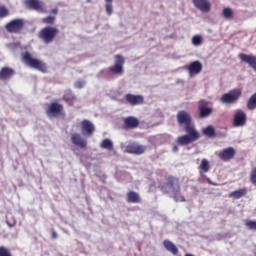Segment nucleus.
Wrapping results in <instances>:
<instances>
[{
	"label": "nucleus",
	"mask_w": 256,
	"mask_h": 256,
	"mask_svg": "<svg viewBox=\"0 0 256 256\" xmlns=\"http://www.w3.org/2000/svg\"><path fill=\"white\" fill-rule=\"evenodd\" d=\"M158 189L163 194H169L172 192L175 202H186V197L181 193V185L178 177L169 175L165 178V182L160 181L158 183Z\"/></svg>",
	"instance_id": "nucleus-1"
},
{
	"label": "nucleus",
	"mask_w": 256,
	"mask_h": 256,
	"mask_svg": "<svg viewBox=\"0 0 256 256\" xmlns=\"http://www.w3.org/2000/svg\"><path fill=\"white\" fill-rule=\"evenodd\" d=\"M59 32L60 31L57 27L46 26V27H43L38 32V38H39V40H41L43 42V44L50 45L55 41Z\"/></svg>",
	"instance_id": "nucleus-2"
},
{
	"label": "nucleus",
	"mask_w": 256,
	"mask_h": 256,
	"mask_svg": "<svg viewBox=\"0 0 256 256\" xmlns=\"http://www.w3.org/2000/svg\"><path fill=\"white\" fill-rule=\"evenodd\" d=\"M22 61L28 67L35 69L42 73H47V65L40 59L33 58L30 52H24L22 54Z\"/></svg>",
	"instance_id": "nucleus-3"
},
{
	"label": "nucleus",
	"mask_w": 256,
	"mask_h": 256,
	"mask_svg": "<svg viewBox=\"0 0 256 256\" xmlns=\"http://www.w3.org/2000/svg\"><path fill=\"white\" fill-rule=\"evenodd\" d=\"M185 132L187 134L179 136L177 138V144L180 146H187L200 138V133L196 130L195 127H185Z\"/></svg>",
	"instance_id": "nucleus-4"
},
{
	"label": "nucleus",
	"mask_w": 256,
	"mask_h": 256,
	"mask_svg": "<svg viewBox=\"0 0 256 256\" xmlns=\"http://www.w3.org/2000/svg\"><path fill=\"white\" fill-rule=\"evenodd\" d=\"M124 65H125L124 56L121 54H116L114 65L108 67L107 71L113 75L122 76L125 72Z\"/></svg>",
	"instance_id": "nucleus-5"
},
{
	"label": "nucleus",
	"mask_w": 256,
	"mask_h": 256,
	"mask_svg": "<svg viewBox=\"0 0 256 256\" xmlns=\"http://www.w3.org/2000/svg\"><path fill=\"white\" fill-rule=\"evenodd\" d=\"M25 27V21L22 18H16L5 24V30L10 34H20Z\"/></svg>",
	"instance_id": "nucleus-6"
},
{
	"label": "nucleus",
	"mask_w": 256,
	"mask_h": 256,
	"mask_svg": "<svg viewBox=\"0 0 256 256\" xmlns=\"http://www.w3.org/2000/svg\"><path fill=\"white\" fill-rule=\"evenodd\" d=\"M241 96H242L241 89H233V90H230L228 93H224L221 96L220 101L223 104H235L238 102Z\"/></svg>",
	"instance_id": "nucleus-7"
},
{
	"label": "nucleus",
	"mask_w": 256,
	"mask_h": 256,
	"mask_svg": "<svg viewBox=\"0 0 256 256\" xmlns=\"http://www.w3.org/2000/svg\"><path fill=\"white\" fill-rule=\"evenodd\" d=\"M198 112L201 119H206L213 114L214 109L210 106V101L201 99L198 101Z\"/></svg>",
	"instance_id": "nucleus-8"
},
{
	"label": "nucleus",
	"mask_w": 256,
	"mask_h": 256,
	"mask_svg": "<svg viewBox=\"0 0 256 256\" xmlns=\"http://www.w3.org/2000/svg\"><path fill=\"white\" fill-rule=\"evenodd\" d=\"M64 110V105L58 102H51L45 110L48 118H57Z\"/></svg>",
	"instance_id": "nucleus-9"
},
{
	"label": "nucleus",
	"mask_w": 256,
	"mask_h": 256,
	"mask_svg": "<svg viewBox=\"0 0 256 256\" xmlns=\"http://www.w3.org/2000/svg\"><path fill=\"white\" fill-rule=\"evenodd\" d=\"M248 116L242 109H237L233 115V126L236 128L244 127L247 125Z\"/></svg>",
	"instance_id": "nucleus-10"
},
{
	"label": "nucleus",
	"mask_w": 256,
	"mask_h": 256,
	"mask_svg": "<svg viewBox=\"0 0 256 256\" xmlns=\"http://www.w3.org/2000/svg\"><path fill=\"white\" fill-rule=\"evenodd\" d=\"M177 122L179 125H185V128H195V126L192 125V116L185 110L178 111Z\"/></svg>",
	"instance_id": "nucleus-11"
},
{
	"label": "nucleus",
	"mask_w": 256,
	"mask_h": 256,
	"mask_svg": "<svg viewBox=\"0 0 256 256\" xmlns=\"http://www.w3.org/2000/svg\"><path fill=\"white\" fill-rule=\"evenodd\" d=\"M236 154V149L230 146L219 151L218 158L223 162H230L235 158Z\"/></svg>",
	"instance_id": "nucleus-12"
},
{
	"label": "nucleus",
	"mask_w": 256,
	"mask_h": 256,
	"mask_svg": "<svg viewBox=\"0 0 256 256\" xmlns=\"http://www.w3.org/2000/svg\"><path fill=\"white\" fill-rule=\"evenodd\" d=\"M81 133L85 137H92L95 133V125L90 120L84 119L80 123Z\"/></svg>",
	"instance_id": "nucleus-13"
},
{
	"label": "nucleus",
	"mask_w": 256,
	"mask_h": 256,
	"mask_svg": "<svg viewBox=\"0 0 256 256\" xmlns=\"http://www.w3.org/2000/svg\"><path fill=\"white\" fill-rule=\"evenodd\" d=\"M25 5L30 10L47 13L44 3L40 0H25Z\"/></svg>",
	"instance_id": "nucleus-14"
},
{
	"label": "nucleus",
	"mask_w": 256,
	"mask_h": 256,
	"mask_svg": "<svg viewBox=\"0 0 256 256\" xmlns=\"http://www.w3.org/2000/svg\"><path fill=\"white\" fill-rule=\"evenodd\" d=\"M147 146L145 145H140L138 143H129L126 146V153L128 154H133V155H142L146 152Z\"/></svg>",
	"instance_id": "nucleus-15"
},
{
	"label": "nucleus",
	"mask_w": 256,
	"mask_h": 256,
	"mask_svg": "<svg viewBox=\"0 0 256 256\" xmlns=\"http://www.w3.org/2000/svg\"><path fill=\"white\" fill-rule=\"evenodd\" d=\"M192 3L202 13H209L212 9V4L209 0H192Z\"/></svg>",
	"instance_id": "nucleus-16"
},
{
	"label": "nucleus",
	"mask_w": 256,
	"mask_h": 256,
	"mask_svg": "<svg viewBox=\"0 0 256 256\" xmlns=\"http://www.w3.org/2000/svg\"><path fill=\"white\" fill-rule=\"evenodd\" d=\"M239 59L256 72V56L253 54L240 53Z\"/></svg>",
	"instance_id": "nucleus-17"
},
{
	"label": "nucleus",
	"mask_w": 256,
	"mask_h": 256,
	"mask_svg": "<svg viewBox=\"0 0 256 256\" xmlns=\"http://www.w3.org/2000/svg\"><path fill=\"white\" fill-rule=\"evenodd\" d=\"M70 141L74 146L80 149H85L88 143L87 140L82 138L81 134L77 132L71 134Z\"/></svg>",
	"instance_id": "nucleus-18"
},
{
	"label": "nucleus",
	"mask_w": 256,
	"mask_h": 256,
	"mask_svg": "<svg viewBox=\"0 0 256 256\" xmlns=\"http://www.w3.org/2000/svg\"><path fill=\"white\" fill-rule=\"evenodd\" d=\"M126 102L131 106H138L144 104V96L142 95H134L131 93H128L125 95Z\"/></svg>",
	"instance_id": "nucleus-19"
},
{
	"label": "nucleus",
	"mask_w": 256,
	"mask_h": 256,
	"mask_svg": "<svg viewBox=\"0 0 256 256\" xmlns=\"http://www.w3.org/2000/svg\"><path fill=\"white\" fill-rule=\"evenodd\" d=\"M140 125V120L134 116L124 118L123 129H136Z\"/></svg>",
	"instance_id": "nucleus-20"
},
{
	"label": "nucleus",
	"mask_w": 256,
	"mask_h": 256,
	"mask_svg": "<svg viewBox=\"0 0 256 256\" xmlns=\"http://www.w3.org/2000/svg\"><path fill=\"white\" fill-rule=\"evenodd\" d=\"M186 69L189 71L190 76H195L203 71V64L200 61H193L186 66Z\"/></svg>",
	"instance_id": "nucleus-21"
},
{
	"label": "nucleus",
	"mask_w": 256,
	"mask_h": 256,
	"mask_svg": "<svg viewBox=\"0 0 256 256\" xmlns=\"http://www.w3.org/2000/svg\"><path fill=\"white\" fill-rule=\"evenodd\" d=\"M16 74V71L10 67H2L0 69V80L6 81L11 79Z\"/></svg>",
	"instance_id": "nucleus-22"
},
{
	"label": "nucleus",
	"mask_w": 256,
	"mask_h": 256,
	"mask_svg": "<svg viewBox=\"0 0 256 256\" xmlns=\"http://www.w3.org/2000/svg\"><path fill=\"white\" fill-rule=\"evenodd\" d=\"M127 202L132 204H140L142 203V198L140 194L134 190H130L126 194Z\"/></svg>",
	"instance_id": "nucleus-23"
},
{
	"label": "nucleus",
	"mask_w": 256,
	"mask_h": 256,
	"mask_svg": "<svg viewBox=\"0 0 256 256\" xmlns=\"http://www.w3.org/2000/svg\"><path fill=\"white\" fill-rule=\"evenodd\" d=\"M163 247L173 256H177L179 254L178 246H176V244H174V242H172L171 240H163Z\"/></svg>",
	"instance_id": "nucleus-24"
},
{
	"label": "nucleus",
	"mask_w": 256,
	"mask_h": 256,
	"mask_svg": "<svg viewBox=\"0 0 256 256\" xmlns=\"http://www.w3.org/2000/svg\"><path fill=\"white\" fill-rule=\"evenodd\" d=\"M248 194V188L242 187L229 193V197L233 199H241Z\"/></svg>",
	"instance_id": "nucleus-25"
},
{
	"label": "nucleus",
	"mask_w": 256,
	"mask_h": 256,
	"mask_svg": "<svg viewBox=\"0 0 256 256\" xmlns=\"http://www.w3.org/2000/svg\"><path fill=\"white\" fill-rule=\"evenodd\" d=\"M62 100L68 104V106H74L77 101V97L71 92L67 91L62 97Z\"/></svg>",
	"instance_id": "nucleus-26"
},
{
	"label": "nucleus",
	"mask_w": 256,
	"mask_h": 256,
	"mask_svg": "<svg viewBox=\"0 0 256 256\" xmlns=\"http://www.w3.org/2000/svg\"><path fill=\"white\" fill-rule=\"evenodd\" d=\"M211 169L210 162L208 159L203 158L199 165V172L200 174L208 173Z\"/></svg>",
	"instance_id": "nucleus-27"
},
{
	"label": "nucleus",
	"mask_w": 256,
	"mask_h": 256,
	"mask_svg": "<svg viewBox=\"0 0 256 256\" xmlns=\"http://www.w3.org/2000/svg\"><path fill=\"white\" fill-rule=\"evenodd\" d=\"M203 135H205L208 138H214L216 137V130L214 126L209 125L202 130Z\"/></svg>",
	"instance_id": "nucleus-28"
},
{
	"label": "nucleus",
	"mask_w": 256,
	"mask_h": 256,
	"mask_svg": "<svg viewBox=\"0 0 256 256\" xmlns=\"http://www.w3.org/2000/svg\"><path fill=\"white\" fill-rule=\"evenodd\" d=\"M100 147L102 149H106L108 151H113L114 150V144L109 138H105L102 140Z\"/></svg>",
	"instance_id": "nucleus-29"
},
{
	"label": "nucleus",
	"mask_w": 256,
	"mask_h": 256,
	"mask_svg": "<svg viewBox=\"0 0 256 256\" xmlns=\"http://www.w3.org/2000/svg\"><path fill=\"white\" fill-rule=\"evenodd\" d=\"M247 109L253 111L256 109V93L252 94L247 101Z\"/></svg>",
	"instance_id": "nucleus-30"
},
{
	"label": "nucleus",
	"mask_w": 256,
	"mask_h": 256,
	"mask_svg": "<svg viewBox=\"0 0 256 256\" xmlns=\"http://www.w3.org/2000/svg\"><path fill=\"white\" fill-rule=\"evenodd\" d=\"M222 16L226 19V20H231L234 18V11L233 9L226 7L223 9L222 11Z\"/></svg>",
	"instance_id": "nucleus-31"
},
{
	"label": "nucleus",
	"mask_w": 256,
	"mask_h": 256,
	"mask_svg": "<svg viewBox=\"0 0 256 256\" xmlns=\"http://www.w3.org/2000/svg\"><path fill=\"white\" fill-rule=\"evenodd\" d=\"M56 22V17L55 16H47L41 19V23L45 25H54Z\"/></svg>",
	"instance_id": "nucleus-32"
},
{
	"label": "nucleus",
	"mask_w": 256,
	"mask_h": 256,
	"mask_svg": "<svg viewBox=\"0 0 256 256\" xmlns=\"http://www.w3.org/2000/svg\"><path fill=\"white\" fill-rule=\"evenodd\" d=\"M105 10L108 16L113 14V0H105Z\"/></svg>",
	"instance_id": "nucleus-33"
},
{
	"label": "nucleus",
	"mask_w": 256,
	"mask_h": 256,
	"mask_svg": "<svg viewBox=\"0 0 256 256\" xmlns=\"http://www.w3.org/2000/svg\"><path fill=\"white\" fill-rule=\"evenodd\" d=\"M10 16V10L4 6L0 5V19H4Z\"/></svg>",
	"instance_id": "nucleus-34"
},
{
	"label": "nucleus",
	"mask_w": 256,
	"mask_h": 256,
	"mask_svg": "<svg viewBox=\"0 0 256 256\" xmlns=\"http://www.w3.org/2000/svg\"><path fill=\"white\" fill-rule=\"evenodd\" d=\"M0 256H13L10 248H6V246H0Z\"/></svg>",
	"instance_id": "nucleus-35"
},
{
	"label": "nucleus",
	"mask_w": 256,
	"mask_h": 256,
	"mask_svg": "<svg viewBox=\"0 0 256 256\" xmlns=\"http://www.w3.org/2000/svg\"><path fill=\"white\" fill-rule=\"evenodd\" d=\"M203 42V39L201 36L199 35H196L192 38V43L194 46H200Z\"/></svg>",
	"instance_id": "nucleus-36"
},
{
	"label": "nucleus",
	"mask_w": 256,
	"mask_h": 256,
	"mask_svg": "<svg viewBox=\"0 0 256 256\" xmlns=\"http://www.w3.org/2000/svg\"><path fill=\"white\" fill-rule=\"evenodd\" d=\"M245 225L249 230H256V221L255 220H248Z\"/></svg>",
	"instance_id": "nucleus-37"
},
{
	"label": "nucleus",
	"mask_w": 256,
	"mask_h": 256,
	"mask_svg": "<svg viewBox=\"0 0 256 256\" xmlns=\"http://www.w3.org/2000/svg\"><path fill=\"white\" fill-rule=\"evenodd\" d=\"M250 182L256 187V167L251 171Z\"/></svg>",
	"instance_id": "nucleus-38"
},
{
	"label": "nucleus",
	"mask_w": 256,
	"mask_h": 256,
	"mask_svg": "<svg viewBox=\"0 0 256 256\" xmlns=\"http://www.w3.org/2000/svg\"><path fill=\"white\" fill-rule=\"evenodd\" d=\"M51 238H52V239H57V238H58V234H57V232H55V230H52V232H51Z\"/></svg>",
	"instance_id": "nucleus-39"
},
{
	"label": "nucleus",
	"mask_w": 256,
	"mask_h": 256,
	"mask_svg": "<svg viewBox=\"0 0 256 256\" xmlns=\"http://www.w3.org/2000/svg\"><path fill=\"white\" fill-rule=\"evenodd\" d=\"M172 151L175 152V153H177V152L179 151L178 145H173Z\"/></svg>",
	"instance_id": "nucleus-40"
},
{
	"label": "nucleus",
	"mask_w": 256,
	"mask_h": 256,
	"mask_svg": "<svg viewBox=\"0 0 256 256\" xmlns=\"http://www.w3.org/2000/svg\"><path fill=\"white\" fill-rule=\"evenodd\" d=\"M51 13H52L53 15H57V14H58V9H57V8L52 9V10H51Z\"/></svg>",
	"instance_id": "nucleus-41"
},
{
	"label": "nucleus",
	"mask_w": 256,
	"mask_h": 256,
	"mask_svg": "<svg viewBox=\"0 0 256 256\" xmlns=\"http://www.w3.org/2000/svg\"><path fill=\"white\" fill-rule=\"evenodd\" d=\"M7 225H8L10 228H12V227H15L16 222H12L11 224H10V222H7Z\"/></svg>",
	"instance_id": "nucleus-42"
},
{
	"label": "nucleus",
	"mask_w": 256,
	"mask_h": 256,
	"mask_svg": "<svg viewBox=\"0 0 256 256\" xmlns=\"http://www.w3.org/2000/svg\"><path fill=\"white\" fill-rule=\"evenodd\" d=\"M185 256H194V254H185Z\"/></svg>",
	"instance_id": "nucleus-43"
}]
</instances>
